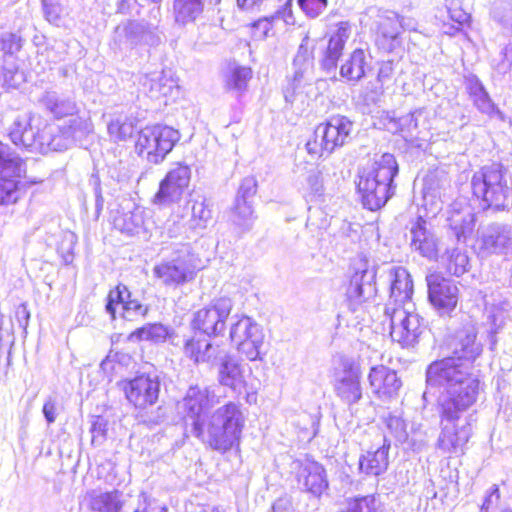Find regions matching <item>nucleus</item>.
<instances>
[{"mask_svg": "<svg viewBox=\"0 0 512 512\" xmlns=\"http://www.w3.org/2000/svg\"><path fill=\"white\" fill-rule=\"evenodd\" d=\"M297 480L300 489L314 496H320L328 488L326 471L315 461H308L300 468Z\"/></svg>", "mask_w": 512, "mask_h": 512, "instance_id": "obj_24", "label": "nucleus"}, {"mask_svg": "<svg viewBox=\"0 0 512 512\" xmlns=\"http://www.w3.org/2000/svg\"><path fill=\"white\" fill-rule=\"evenodd\" d=\"M394 74V66L392 61H385L380 64L378 74H377V82L383 86L385 83L389 82L392 79Z\"/></svg>", "mask_w": 512, "mask_h": 512, "instance_id": "obj_58", "label": "nucleus"}, {"mask_svg": "<svg viewBox=\"0 0 512 512\" xmlns=\"http://www.w3.org/2000/svg\"><path fill=\"white\" fill-rule=\"evenodd\" d=\"M194 256L189 245H182L169 260H163L153 268V274L166 286L183 285L194 278Z\"/></svg>", "mask_w": 512, "mask_h": 512, "instance_id": "obj_10", "label": "nucleus"}, {"mask_svg": "<svg viewBox=\"0 0 512 512\" xmlns=\"http://www.w3.org/2000/svg\"><path fill=\"white\" fill-rule=\"evenodd\" d=\"M254 221L253 208L251 201H241V198L235 199V205L233 207V222L242 231L246 232L252 228Z\"/></svg>", "mask_w": 512, "mask_h": 512, "instance_id": "obj_43", "label": "nucleus"}, {"mask_svg": "<svg viewBox=\"0 0 512 512\" xmlns=\"http://www.w3.org/2000/svg\"><path fill=\"white\" fill-rule=\"evenodd\" d=\"M42 412L49 425L54 423L57 416L56 401L49 397L43 405Z\"/></svg>", "mask_w": 512, "mask_h": 512, "instance_id": "obj_61", "label": "nucleus"}, {"mask_svg": "<svg viewBox=\"0 0 512 512\" xmlns=\"http://www.w3.org/2000/svg\"><path fill=\"white\" fill-rule=\"evenodd\" d=\"M478 244L483 256L512 255V225L495 221L480 226Z\"/></svg>", "mask_w": 512, "mask_h": 512, "instance_id": "obj_13", "label": "nucleus"}, {"mask_svg": "<svg viewBox=\"0 0 512 512\" xmlns=\"http://www.w3.org/2000/svg\"><path fill=\"white\" fill-rule=\"evenodd\" d=\"M452 355L432 362L426 370L428 388L479 395L480 381L473 363L483 350L473 325L457 331L451 343Z\"/></svg>", "mask_w": 512, "mask_h": 512, "instance_id": "obj_2", "label": "nucleus"}, {"mask_svg": "<svg viewBox=\"0 0 512 512\" xmlns=\"http://www.w3.org/2000/svg\"><path fill=\"white\" fill-rule=\"evenodd\" d=\"M475 107L491 118L504 120L503 113L495 106L486 90L471 98Z\"/></svg>", "mask_w": 512, "mask_h": 512, "instance_id": "obj_46", "label": "nucleus"}, {"mask_svg": "<svg viewBox=\"0 0 512 512\" xmlns=\"http://www.w3.org/2000/svg\"><path fill=\"white\" fill-rule=\"evenodd\" d=\"M301 10L310 18L318 17L327 7V0H297Z\"/></svg>", "mask_w": 512, "mask_h": 512, "instance_id": "obj_51", "label": "nucleus"}, {"mask_svg": "<svg viewBox=\"0 0 512 512\" xmlns=\"http://www.w3.org/2000/svg\"><path fill=\"white\" fill-rule=\"evenodd\" d=\"M350 33L351 30L348 22H340L337 24V29L329 38L321 60V66L326 72L330 73L336 70L338 60L342 55Z\"/></svg>", "mask_w": 512, "mask_h": 512, "instance_id": "obj_26", "label": "nucleus"}, {"mask_svg": "<svg viewBox=\"0 0 512 512\" xmlns=\"http://www.w3.org/2000/svg\"><path fill=\"white\" fill-rule=\"evenodd\" d=\"M390 300L394 307H405L410 304L413 294V281L408 271L403 267L393 268L390 272Z\"/></svg>", "mask_w": 512, "mask_h": 512, "instance_id": "obj_29", "label": "nucleus"}, {"mask_svg": "<svg viewBox=\"0 0 512 512\" xmlns=\"http://www.w3.org/2000/svg\"><path fill=\"white\" fill-rule=\"evenodd\" d=\"M184 226L181 221L168 220L165 224L163 235L168 238H177L182 234Z\"/></svg>", "mask_w": 512, "mask_h": 512, "instance_id": "obj_62", "label": "nucleus"}, {"mask_svg": "<svg viewBox=\"0 0 512 512\" xmlns=\"http://www.w3.org/2000/svg\"><path fill=\"white\" fill-rule=\"evenodd\" d=\"M140 82L144 91L152 99L170 96L173 90L177 88L176 82L164 71L145 75L141 78Z\"/></svg>", "mask_w": 512, "mask_h": 512, "instance_id": "obj_35", "label": "nucleus"}, {"mask_svg": "<svg viewBox=\"0 0 512 512\" xmlns=\"http://www.w3.org/2000/svg\"><path fill=\"white\" fill-rule=\"evenodd\" d=\"M18 178L0 176V205L11 204L17 201Z\"/></svg>", "mask_w": 512, "mask_h": 512, "instance_id": "obj_45", "label": "nucleus"}, {"mask_svg": "<svg viewBox=\"0 0 512 512\" xmlns=\"http://www.w3.org/2000/svg\"><path fill=\"white\" fill-rule=\"evenodd\" d=\"M231 341L237 350L250 361L261 360L260 349L264 343L262 327L251 317L242 316L230 328Z\"/></svg>", "mask_w": 512, "mask_h": 512, "instance_id": "obj_11", "label": "nucleus"}, {"mask_svg": "<svg viewBox=\"0 0 512 512\" xmlns=\"http://www.w3.org/2000/svg\"><path fill=\"white\" fill-rule=\"evenodd\" d=\"M23 82V74L15 67L4 68L3 84L8 88H17Z\"/></svg>", "mask_w": 512, "mask_h": 512, "instance_id": "obj_54", "label": "nucleus"}, {"mask_svg": "<svg viewBox=\"0 0 512 512\" xmlns=\"http://www.w3.org/2000/svg\"><path fill=\"white\" fill-rule=\"evenodd\" d=\"M390 441L383 438V444L376 450L367 451L359 458V468L366 475L379 476L386 472L389 465Z\"/></svg>", "mask_w": 512, "mask_h": 512, "instance_id": "obj_31", "label": "nucleus"}, {"mask_svg": "<svg viewBox=\"0 0 512 512\" xmlns=\"http://www.w3.org/2000/svg\"><path fill=\"white\" fill-rule=\"evenodd\" d=\"M219 402L218 397L208 387L190 386L179 402V409L183 413L186 423L191 425L193 436L203 435L202 424L210 414L209 410Z\"/></svg>", "mask_w": 512, "mask_h": 512, "instance_id": "obj_8", "label": "nucleus"}, {"mask_svg": "<svg viewBox=\"0 0 512 512\" xmlns=\"http://www.w3.org/2000/svg\"><path fill=\"white\" fill-rule=\"evenodd\" d=\"M132 294L124 284H118L111 290L107 296L106 311L113 319L118 313L120 317L127 321H136L144 318L149 307L143 305L137 299L131 298Z\"/></svg>", "mask_w": 512, "mask_h": 512, "instance_id": "obj_16", "label": "nucleus"}, {"mask_svg": "<svg viewBox=\"0 0 512 512\" xmlns=\"http://www.w3.org/2000/svg\"><path fill=\"white\" fill-rule=\"evenodd\" d=\"M353 123L345 116L336 115L326 123L319 124L314 135L320 138L321 147L330 154L337 147H341L351 139Z\"/></svg>", "mask_w": 512, "mask_h": 512, "instance_id": "obj_20", "label": "nucleus"}, {"mask_svg": "<svg viewBox=\"0 0 512 512\" xmlns=\"http://www.w3.org/2000/svg\"><path fill=\"white\" fill-rule=\"evenodd\" d=\"M1 50L8 55H14L22 48V38L16 33L4 32L0 36Z\"/></svg>", "mask_w": 512, "mask_h": 512, "instance_id": "obj_48", "label": "nucleus"}, {"mask_svg": "<svg viewBox=\"0 0 512 512\" xmlns=\"http://www.w3.org/2000/svg\"><path fill=\"white\" fill-rule=\"evenodd\" d=\"M368 58L370 56L363 49H355L340 66V76L351 83L359 82L370 69Z\"/></svg>", "mask_w": 512, "mask_h": 512, "instance_id": "obj_34", "label": "nucleus"}, {"mask_svg": "<svg viewBox=\"0 0 512 512\" xmlns=\"http://www.w3.org/2000/svg\"><path fill=\"white\" fill-rule=\"evenodd\" d=\"M471 187L484 211L500 212L510 208L512 179L503 164L492 163L481 167L473 174Z\"/></svg>", "mask_w": 512, "mask_h": 512, "instance_id": "obj_4", "label": "nucleus"}, {"mask_svg": "<svg viewBox=\"0 0 512 512\" xmlns=\"http://www.w3.org/2000/svg\"><path fill=\"white\" fill-rule=\"evenodd\" d=\"M24 172L23 160L8 144L0 142V176L21 177Z\"/></svg>", "mask_w": 512, "mask_h": 512, "instance_id": "obj_37", "label": "nucleus"}, {"mask_svg": "<svg viewBox=\"0 0 512 512\" xmlns=\"http://www.w3.org/2000/svg\"><path fill=\"white\" fill-rule=\"evenodd\" d=\"M476 394L443 390L438 397L441 432L437 448L444 453L462 454L472 435V414Z\"/></svg>", "mask_w": 512, "mask_h": 512, "instance_id": "obj_3", "label": "nucleus"}, {"mask_svg": "<svg viewBox=\"0 0 512 512\" xmlns=\"http://www.w3.org/2000/svg\"><path fill=\"white\" fill-rule=\"evenodd\" d=\"M193 228L204 229L212 219V210L205 198L195 200L191 207Z\"/></svg>", "mask_w": 512, "mask_h": 512, "instance_id": "obj_44", "label": "nucleus"}, {"mask_svg": "<svg viewBox=\"0 0 512 512\" xmlns=\"http://www.w3.org/2000/svg\"><path fill=\"white\" fill-rule=\"evenodd\" d=\"M465 88L471 98L485 90L483 84L475 75H469L465 78Z\"/></svg>", "mask_w": 512, "mask_h": 512, "instance_id": "obj_60", "label": "nucleus"}, {"mask_svg": "<svg viewBox=\"0 0 512 512\" xmlns=\"http://www.w3.org/2000/svg\"><path fill=\"white\" fill-rule=\"evenodd\" d=\"M307 184L314 196L320 197L323 194V180L319 171H312L307 177Z\"/></svg>", "mask_w": 512, "mask_h": 512, "instance_id": "obj_56", "label": "nucleus"}, {"mask_svg": "<svg viewBox=\"0 0 512 512\" xmlns=\"http://www.w3.org/2000/svg\"><path fill=\"white\" fill-rule=\"evenodd\" d=\"M272 21L270 18H262L254 22L253 28L256 31H259L262 37H266L268 32L271 30Z\"/></svg>", "mask_w": 512, "mask_h": 512, "instance_id": "obj_64", "label": "nucleus"}, {"mask_svg": "<svg viewBox=\"0 0 512 512\" xmlns=\"http://www.w3.org/2000/svg\"><path fill=\"white\" fill-rule=\"evenodd\" d=\"M368 379L373 391L379 397L395 396L402 385L396 372L383 365L372 367Z\"/></svg>", "mask_w": 512, "mask_h": 512, "instance_id": "obj_27", "label": "nucleus"}, {"mask_svg": "<svg viewBox=\"0 0 512 512\" xmlns=\"http://www.w3.org/2000/svg\"><path fill=\"white\" fill-rule=\"evenodd\" d=\"M252 78L250 67L237 63H229L223 72L224 88L229 92L240 95L246 90L249 80Z\"/></svg>", "mask_w": 512, "mask_h": 512, "instance_id": "obj_36", "label": "nucleus"}, {"mask_svg": "<svg viewBox=\"0 0 512 512\" xmlns=\"http://www.w3.org/2000/svg\"><path fill=\"white\" fill-rule=\"evenodd\" d=\"M113 227L120 233L133 237L148 236L145 211L131 201H125L119 205L112 218Z\"/></svg>", "mask_w": 512, "mask_h": 512, "instance_id": "obj_21", "label": "nucleus"}, {"mask_svg": "<svg viewBox=\"0 0 512 512\" xmlns=\"http://www.w3.org/2000/svg\"><path fill=\"white\" fill-rule=\"evenodd\" d=\"M131 495L121 490H91L86 493L88 508L93 512H122Z\"/></svg>", "mask_w": 512, "mask_h": 512, "instance_id": "obj_23", "label": "nucleus"}, {"mask_svg": "<svg viewBox=\"0 0 512 512\" xmlns=\"http://www.w3.org/2000/svg\"><path fill=\"white\" fill-rule=\"evenodd\" d=\"M138 417L140 422L152 428L163 423L167 417V414L164 407L158 406L156 409L150 412L140 413Z\"/></svg>", "mask_w": 512, "mask_h": 512, "instance_id": "obj_50", "label": "nucleus"}, {"mask_svg": "<svg viewBox=\"0 0 512 512\" xmlns=\"http://www.w3.org/2000/svg\"><path fill=\"white\" fill-rule=\"evenodd\" d=\"M244 422L239 405L228 402L209 415L202 424L203 435L195 437L211 449L225 453L239 443Z\"/></svg>", "mask_w": 512, "mask_h": 512, "instance_id": "obj_6", "label": "nucleus"}, {"mask_svg": "<svg viewBox=\"0 0 512 512\" xmlns=\"http://www.w3.org/2000/svg\"><path fill=\"white\" fill-rule=\"evenodd\" d=\"M383 420L390 434L393 435L398 442L403 443L407 440V426L400 416L388 413L387 416L383 417Z\"/></svg>", "mask_w": 512, "mask_h": 512, "instance_id": "obj_47", "label": "nucleus"}, {"mask_svg": "<svg viewBox=\"0 0 512 512\" xmlns=\"http://www.w3.org/2000/svg\"><path fill=\"white\" fill-rule=\"evenodd\" d=\"M398 172V163L390 153H384L371 168L359 172L357 188L364 207L375 211L387 203L394 194L393 182Z\"/></svg>", "mask_w": 512, "mask_h": 512, "instance_id": "obj_5", "label": "nucleus"}, {"mask_svg": "<svg viewBox=\"0 0 512 512\" xmlns=\"http://www.w3.org/2000/svg\"><path fill=\"white\" fill-rule=\"evenodd\" d=\"M191 179V169L184 164H177L160 182L159 190L154 196V203L168 206L178 202L187 189Z\"/></svg>", "mask_w": 512, "mask_h": 512, "instance_id": "obj_17", "label": "nucleus"}, {"mask_svg": "<svg viewBox=\"0 0 512 512\" xmlns=\"http://www.w3.org/2000/svg\"><path fill=\"white\" fill-rule=\"evenodd\" d=\"M257 191V181L254 177H246L242 180L236 198L241 201H251Z\"/></svg>", "mask_w": 512, "mask_h": 512, "instance_id": "obj_53", "label": "nucleus"}, {"mask_svg": "<svg viewBox=\"0 0 512 512\" xmlns=\"http://www.w3.org/2000/svg\"><path fill=\"white\" fill-rule=\"evenodd\" d=\"M38 102L55 119L71 118L56 125L47 123L39 115H17L8 132L10 140L16 146L41 154L64 151L82 144L93 132L90 118L78 115L79 107L73 95L47 90L43 92Z\"/></svg>", "mask_w": 512, "mask_h": 512, "instance_id": "obj_1", "label": "nucleus"}, {"mask_svg": "<svg viewBox=\"0 0 512 512\" xmlns=\"http://www.w3.org/2000/svg\"><path fill=\"white\" fill-rule=\"evenodd\" d=\"M403 28L404 24L397 13L393 11L379 12L375 20L377 42L386 46L398 38Z\"/></svg>", "mask_w": 512, "mask_h": 512, "instance_id": "obj_33", "label": "nucleus"}, {"mask_svg": "<svg viewBox=\"0 0 512 512\" xmlns=\"http://www.w3.org/2000/svg\"><path fill=\"white\" fill-rule=\"evenodd\" d=\"M360 378L359 365L352 360H344L342 371L336 377L334 389L337 396L346 404L357 403L362 398Z\"/></svg>", "mask_w": 512, "mask_h": 512, "instance_id": "obj_22", "label": "nucleus"}, {"mask_svg": "<svg viewBox=\"0 0 512 512\" xmlns=\"http://www.w3.org/2000/svg\"><path fill=\"white\" fill-rule=\"evenodd\" d=\"M130 404L140 410L157 403L161 391V381L156 374H141L126 381L123 387Z\"/></svg>", "mask_w": 512, "mask_h": 512, "instance_id": "obj_15", "label": "nucleus"}, {"mask_svg": "<svg viewBox=\"0 0 512 512\" xmlns=\"http://www.w3.org/2000/svg\"><path fill=\"white\" fill-rule=\"evenodd\" d=\"M46 19L53 24H57L60 20V8L53 3V0H42Z\"/></svg>", "mask_w": 512, "mask_h": 512, "instance_id": "obj_57", "label": "nucleus"}, {"mask_svg": "<svg viewBox=\"0 0 512 512\" xmlns=\"http://www.w3.org/2000/svg\"><path fill=\"white\" fill-rule=\"evenodd\" d=\"M447 222L457 241L465 240L473 231L475 214L468 206L455 203L448 212Z\"/></svg>", "mask_w": 512, "mask_h": 512, "instance_id": "obj_30", "label": "nucleus"}, {"mask_svg": "<svg viewBox=\"0 0 512 512\" xmlns=\"http://www.w3.org/2000/svg\"><path fill=\"white\" fill-rule=\"evenodd\" d=\"M145 27L137 21H126L117 25L113 31L111 48L115 52H125L141 43Z\"/></svg>", "mask_w": 512, "mask_h": 512, "instance_id": "obj_25", "label": "nucleus"}, {"mask_svg": "<svg viewBox=\"0 0 512 512\" xmlns=\"http://www.w3.org/2000/svg\"><path fill=\"white\" fill-rule=\"evenodd\" d=\"M208 341L197 335L187 338L184 340L183 352L196 364L209 362V353L205 348V344H208Z\"/></svg>", "mask_w": 512, "mask_h": 512, "instance_id": "obj_41", "label": "nucleus"}, {"mask_svg": "<svg viewBox=\"0 0 512 512\" xmlns=\"http://www.w3.org/2000/svg\"><path fill=\"white\" fill-rule=\"evenodd\" d=\"M385 314L390 318V335L403 348L414 347L426 330L424 319L406 307L386 306Z\"/></svg>", "mask_w": 512, "mask_h": 512, "instance_id": "obj_9", "label": "nucleus"}, {"mask_svg": "<svg viewBox=\"0 0 512 512\" xmlns=\"http://www.w3.org/2000/svg\"><path fill=\"white\" fill-rule=\"evenodd\" d=\"M449 185L447 174L443 170L429 171L423 179L424 195L440 197L441 191Z\"/></svg>", "mask_w": 512, "mask_h": 512, "instance_id": "obj_42", "label": "nucleus"}, {"mask_svg": "<svg viewBox=\"0 0 512 512\" xmlns=\"http://www.w3.org/2000/svg\"><path fill=\"white\" fill-rule=\"evenodd\" d=\"M501 6L495 5L492 11L493 18L504 26L512 28V9H508L505 15L500 13Z\"/></svg>", "mask_w": 512, "mask_h": 512, "instance_id": "obj_63", "label": "nucleus"}, {"mask_svg": "<svg viewBox=\"0 0 512 512\" xmlns=\"http://www.w3.org/2000/svg\"><path fill=\"white\" fill-rule=\"evenodd\" d=\"M440 261L446 266L447 271L455 276H461L467 271L469 259L465 252L458 247H446Z\"/></svg>", "mask_w": 512, "mask_h": 512, "instance_id": "obj_40", "label": "nucleus"}, {"mask_svg": "<svg viewBox=\"0 0 512 512\" xmlns=\"http://www.w3.org/2000/svg\"><path fill=\"white\" fill-rule=\"evenodd\" d=\"M500 499L499 487L493 484L488 490L487 496L481 506L480 512H490L491 509L497 506Z\"/></svg>", "mask_w": 512, "mask_h": 512, "instance_id": "obj_55", "label": "nucleus"}, {"mask_svg": "<svg viewBox=\"0 0 512 512\" xmlns=\"http://www.w3.org/2000/svg\"><path fill=\"white\" fill-rule=\"evenodd\" d=\"M218 381L221 385L234 391L244 386L243 365L234 355H222V362L218 368Z\"/></svg>", "mask_w": 512, "mask_h": 512, "instance_id": "obj_32", "label": "nucleus"}, {"mask_svg": "<svg viewBox=\"0 0 512 512\" xmlns=\"http://www.w3.org/2000/svg\"><path fill=\"white\" fill-rule=\"evenodd\" d=\"M410 247L413 251L429 260H438L442 243L438 240L433 226L419 216L410 223Z\"/></svg>", "mask_w": 512, "mask_h": 512, "instance_id": "obj_18", "label": "nucleus"}, {"mask_svg": "<svg viewBox=\"0 0 512 512\" xmlns=\"http://www.w3.org/2000/svg\"><path fill=\"white\" fill-rule=\"evenodd\" d=\"M352 267L354 273L350 279L347 296L351 302L361 304L376 294L377 269L363 255L354 259Z\"/></svg>", "mask_w": 512, "mask_h": 512, "instance_id": "obj_14", "label": "nucleus"}, {"mask_svg": "<svg viewBox=\"0 0 512 512\" xmlns=\"http://www.w3.org/2000/svg\"><path fill=\"white\" fill-rule=\"evenodd\" d=\"M232 308L233 302L230 298L215 299L194 313L191 325L193 329L209 337L218 336L224 332Z\"/></svg>", "mask_w": 512, "mask_h": 512, "instance_id": "obj_12", "label": "nucleus"}, {"mask_svg": "<svg viewBox=\"0 0 512 512\" xmlns=\"http://www.w3.org/2000/svg\"><path fill=\"white\" fill-rule=\"evenodd\" d=\"M108 131L111 135H115L119 140H125L132 136L134 127L131 122L119 121L111 122L108 126Z\"/></svg>", "mask_w": 512, "mask_h": 512, "instance_id": "obj_52", "label": "nucleus"}, {"mask_svg": "<svg viewBox=\"0 0 512 512\" xmlns=\"http://www.w3.org/2000/svg\"><path fill=\"white\" fill-rule=\"evenodd\" d=\"M221 0H173L174 21L181 26L195 23L203 14L205 6L216 7Z\"/></svg>", "mask_w": 512, "mask_h": 512, "instance_id": "obj_28", "label": "nucleus"}, {"mask_svg": "<svg viewBox=\"0 0 512 512\" xmlns=\"http://www.w3.org/2000/svg\"><path fill=\"white\" fill-rule=\"evenodd\" d=\"M180 139L178 130L156 124L146 126L138 133L135 149L137 154L150 164H160Z\"/></svg>", "mask_w": 512, "mask_h": 512, "instance_id": "obj_7", "label": "nucleus"}, {"mask_svg": "<svg viewBox=\"0 0 512 512\" xmlns=\"http://www.w3.org/2000/svg\"><path fill=\"white\" fill-rule=\"evenodd\" d=\"M173 330L162 323H152L144 325L129 335L130 340L150 341L153 343H163L168 338H172Z\"/></svg>", "mask_w": 512, "mask_h": 512, "instance_id": "obj_38", "label": "nucleus"}, {"mask_svg": "<svg viewBox=\"0 0 512 512\" xmlns=\"http://www.w3.org/2000/svg\"><path fill=\"white\" fill-rule=\"evenodd\" d=\"M428 286V299L430 303L441 313L448 314L457 305L459 289L450 279L439 273H431L426 276Z\"/></svg>", "mask_w": 512, "mask_h": 512, "instance_id": "obj_19", "label": "nucleus"}, {"mask_svg": "<svg viewBox=\"0 0 512 512\" xmlns=\"http://www.w3.org/2000/svg\"><path fill=\"white\" fill-rule=\"evenodd\" d=\"M107 430L108 421L102 416H95L90 429L92 444L95 446L101 445L106 439Z\"/></svg>", "mask_w": 512, "mask_h": 512, "instance_id": "obj_49", "label": "nucleus"}, {"mask_svg": "<svg viewBox=\"0 0 512 512\" xmlns=\"http://www.w3.org/2000/svg\"><path fill=\"white\" fill-rule=\"evenodd\" d=\"M310 44V38L306 34L301 41V44L298 47L297 54L293 60L294 71V81L300 82L306 73L312 70L313 68V54L312 47Z\"/></svg>", "mask_w": 512, "mask_h": 512, "instance_id": "obj_39", "label": "nucleus"}, {"mask_svg": "<svg viewBox=\"0 0 512 512\" xmlns=\"http://www.w3.org/2000/svg\"><path fill=\"white\" fill-rule=\"evenodd\" d=\"M205 348L209 353V362L208 363H218L222 362V355H230L225 349L221 348L219 345H213L210 341L208 344H205Z\"/></svg>", "mask_w": 512, "mask_h": 512, "instance_id": "obj_59", "label": "nucleus"}]
</instances>
